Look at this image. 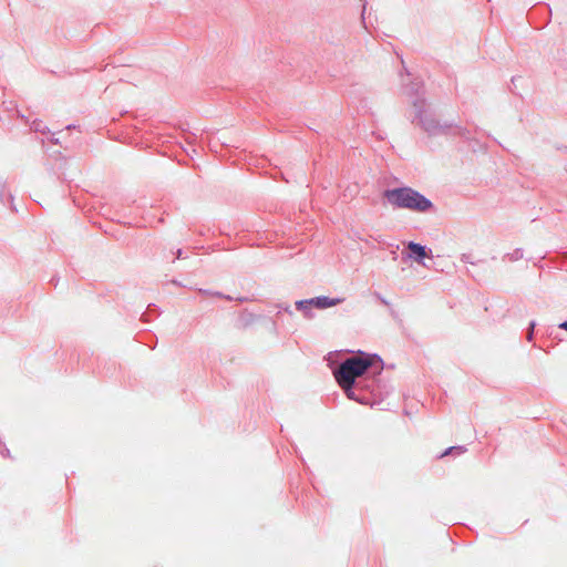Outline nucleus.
Here are the masks:
<instances>
[{"label":"nucleus","mask_w":567,"mask_h":567,"mask_svg":"<svg viewBox=\"0 0 567 567\" xmlns=\"http://www.w3.org/2000/svg\"><path fill=\"white\" fill-rule=\"evenodd\" d=\"M384 197L396 208L423 213L432 207L427 198L410 187L388 189L384 192Z\"/></svg>","instance_id":"2"},{"label":"nucleus","mask_w":567,"mask_h":567,"mask_svg":"<svg viewBox=\"0 0 567 567\" xmlns=\"http://www.w3.org/2000/svg\"><path fill=\"white\" fill-rule=\"evenodd\" d=\"M374 361L375 355L361 352L343 361L334 372V377L340 386L348 391L352 388L355 379L364 374Z\"/></svg>","instance_id":"1"},{"label":"nucleus","mask_w":567,"mask_h":567,"mask_svg":"<svg viewBox=\"0 0 567 567\" xmlns=\"http://www.w3.org/2000/svg\"><path fill=\"white\" fill-rule=\"evenodd\" d=\"M559 327H560L561 329L567 330V321H565V322L560 323V326H559Z\"/></svg>","instance_id":"5"},{"label":"nucleus","mask_w":567,"mask_h":567,"mask_svg":"<svg viewBox=\"0 0 567 567\" xmlns=\"http://www.w3.org/2000/svg\"><path fill=\"white\" fill-rule=\"evenodd\" d=\"M343 302V298H329V297H316L308 300H300L296 302V307L299 310L307 308L308 306H315L319 309H326L330 307H334Z\"/></svg>","instance_id":"3"},{"label":"nucleus","mask_w":567,"mask_h":567,"mask_svg":"<svg viewBox=\"0 0 567 567\" xmlns=\"http://www.w3.org/2000/svg\"><path fill=\"white\" fill-rule=\"evenodd\" d=\"M455 447H450L447 451H445L441 456H445L447 455L452 450H454Z\"/></svg>","instance_id":"6"},{"label":"nucleus","mask_w":567,"mask_h":567,"mask_svg":"<svg viewBox=\"0 0 567 567\" xmlns=\"http://www.w3.org/2000/svg\"><path fill=\"white\" fill-rule=\"evenodd\" d=\"M408 248L412 254L416 256L417 260L427 256L425 247L421 246L420 244L411 241L409 243Z\"/></svg>","instance_id":"4"}]
</instances>
